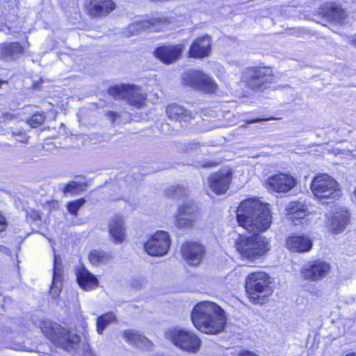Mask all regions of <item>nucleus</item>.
I'll return each mask as SVG.
<instances>
[{"mask_svg":"<svg viewBox=\"0 0 356 356\" xmlns=\"http://www.w3.org/2000/svg\"><path fill=\"white\" fill-rule=\"evenodd\" d=\"M201 218L200 209L193 202L184 203L175 215V225L178 229H191Z\"/></svg>","mask_w":356,"mask_h":356,"instance_id":"nucleus-12","label":"nucleus"},{"mask_svg":"<svg viewBox=\"0 0 356 356\" xmlns=\"http://www.w3.org/2000/svg\"><path fill=\"white\" fill-rule=\"evenodd\" d=\"M40 328L45 337L55 346L67 350L74 348L76 335L69 328L50 320L40 321Z\"/></svg>","mask_w":356,"mask_h":356,"instance_id":"nucleus-8","label":"nucleus"},{"mask_svg":"<svg viewBox=\"0 0 356 356\" xmlns=\"http://www.w3.org/2000/svg\"><path fill=\"white\" fill-rule=\"evenodd\" d=\"M345 356H356V352H350L345 355Z\"/></svg>","mask_w":356,"mask_h":356,"instance_id":"nucleus-43","label":"nucleus"},{"mask_svg":"<svg viewBox=\"0 0 356 356\" xmlns=\"http://www.w3.org/2000/svg\"><path fill=\"white\" fill-rule=\"evenodd\" d=\"M123 337L130 343L138 346L149 341L143 335L132 330H127L123 332Z\"/></svg>","mask_w":356,"mask_h":356,"instance_id":"nucleus-32","label":"nucleus"},{"mask_svg":"<svg viewBox=\"0 0 356 356\" xmlns=\"http://www.w3.org/2000/svg\"><path fill=\"white\" fill-rule=\"evenodd\" d=\"M11 135L16 143L27 144L30 136L24 129H19L17 131H12Z\"/></svg>","mask_w":356,"mask_h":356,"instance_id":"nucleus-37","label":"nucleus"},{"mask_svg":"<svg viewBox=\"0 0 356 356\" xmlns=\"http://www.w3.org/2000/svg\"><path fill=\"white\" fill-rule=\"evenodd\" d=\"M184 49L183 43H163L154 49L152 55L161 63L170 65L181 59Z\"/></svg>","mask_w":356,"mask_h":356,"instance_id":"nucleus-16","label":"nucleus"},{"mask_svg":"<svg viewBox=\"0 0 356 356\" xmlns=\"http://www.w3.org/2000/svg\"><path fill=\"white\" fill-rule=\"evenodd\" d=\"M272 279L266 272L256 270L250 273L244 283L245 295L253 305H263L272 295Z\"/></svg>","mask_w":356,"mask_h":356,"instance_id":"nucleus-4","label":"nucleus"},{"mask_svg":"<svg viewBox=\"0 0 356 356\" xmlns=\"http://www.w3.org/2000/svg\"><path fill=\"white\" fill-rule=\"evenodd\" d=\"M318 15L326 22L336 25L344 24L347 13L342 6L335 1H327L321 4Z\"/></svg>","mask_w":356,"mask_h":356,"instance_id":"nucleus-20","label":"nucleus"},{"mask_svg":"<svg viewBox=\"0 0 356 356\" xmlns=\"http://www.w3.org/2000/svg\"><path fill=\"white\" fill-rule=\"evenodd\" d=\"M275 118H273V117H269V118H252V119L248 120L246 121V123L249 124L259 122H261L263 120H275Z\"/></svg>","mask_w":356,"mask_h":356,"instance_id":"nucleus-40","label":"nucleus"},{"mask_svg":"<svg viewBox=\"0 0 356 356\" xmlns=\"http://www.w3.org/2000/svg\"><path fill=\"white\" fill-rule=\"evenodd\" d=\"M191 320L199 332L208 335L221 333L227 323L226 314L222 307L208 300L195 305L191 312Z\"/></svg>","mask_w":356,"mask_h":356,"instance_id":"nucleus-2","label":"nucleus"},{"mask_svg":"<svg viewBox=\"0 0 356 356\" xmlns=\"http://www.w3.org/2000/svg\"><path fill=\"white\" fill-rule=\"evenodd\" d=\"M350 214L342 209L335 211L330 217L328 227L334 234L343 232L350 222Z\"/></svg>","mask_w":356,"mask_h":356,"instance_id":"nucleus-27","label":"nucleus"},{"mask_svg":"<svg viewBox=\"0 0 356 356\" xmlns=\"http://www.w3.org/2000/svg\"><path fill=\"white\" fill-rule=\"evenodd\" d=\"M118 321L116 316L113 312H108L99 316L96 322V330L99 334H102L105 328L110 324Z\"/></svg>","mask_w":356,"mask_h":356,"instance_id":"nucleus-31","label":"nucleus"},{"mask_svg":"<svg viewBox=\"0 0 356 356\" xmlns=\"http://www.w3.org/2000/svg\"><path fill=\"white\" fill-rule=\"evenodd\" d=\"M181 83L185 86L205 94H215L218 89L213 78L200 70L189 69L184 71L181 75Z\"/></svg>","mask_w":356,"mask_h":356,"instance_id":"nucleus-9","label":"nucleus"},{"mask_svg":"<svg viewBox=\"0 0 356 356\" xmlns=\"http://www.w3.org/2000/svg\"><path fill=\"white\" fill-rule=\"evenodd\" d=\"M88 257L92 266H98L108 264L112 259V254L103 250L94 249L89 252Z\"/></svg>","mask_w":356,"mask_h":356,"instance_id":"nucleus-29","label":"nucleus"},{"mask_svg":"<svg viewBox=\"0 0 356 356\" xmlns=\"http://www.w3.org/2000/svg\"><path fill=\"white\" fill-rule=\"evenodd\" d=\"M205 246L199 241L187 240L180 247V253L186 263L193 267L200 266L206 255Z\"/></svg>","mask_w":356,"mask_h":356,"instance_id":"nucleus-17","label":"nucleus"},{"mask_svg":"<svg viewBox=\"0 0 356 356\" xmlns=\"http://www.w3.org/2000/svg\"><path fill=\"white\" fill-rule=\"evenodd\" d=\"M165 338L175 346L190 353H196L200 349V338L193 332L173 327L165 334Z\"/></svg>","mask_w":356,"mask_h":356,"instance_id":"nucleus-10","label":"nucleus"},{"mask_svg":"<svg viewBox=\"0 0 356 356\" xmlns=\"http://www.w3.org/2000/svg\"><path fill=\"white\" fill-rule=\"evenodd\" d=\"M24 51L23 46L17 42L5 43L1 47V54L3 57L15 58Z\"/></svg>","mask_w":356,"mask_h":356,"instance_id":"nucleus-30","label":"nucleus"},{"mask_svg":"<svg viewBox=\"0 0 356 356\" xmlns=\"http://www.w3.org/2000/svg\"><path fill=\"white\" fill-rule=\"evenodd\" d=\"M185 194V189L180 186H172L164 191L165 197L170 200H180Z\"/></svg>","mask_w":356,"mask_h":356,"instance_id":"nucleus-33","label":"nucleus"},{"mask_svg":"<svg viewBox=\"0 0 356 356\" xmlns=\"http://www.w3.org/2000/svg\"><path fill=\"white\" fill-rule=\"evenodd\" d=\"M108 234L111 240L115 244L122 243L126 239V227L122 216L116 215L109 221Z\"/></svg>","mask_w":356,"mask_h":356,"instance_id":"nucleus-25","label":"nucleus"},{"mask_svg":"<svg viewBox=\"0 0 356 356\" xmlns=\"http://www.w3.org/2000/svg\"><path fill=\"white\" fill-rule=\"evenodd\" d=\"M9 222L4 212L0 210V234L5 232L8 228Z\"/></svg>","mask_w":356,"mask_h":356,"instance_id":"nucleus-38","label":"nucleus"},{"mask_svg":"<svg viewBox=\"0 0 356 356\" xmlns=\"http://www.w3.org/2000/svg\"><path fill=\"white\" fill-rule=\"evenodd\" d=\"M82 191V184L75 181H69L65 185V186L62 189L63 193L65 195L67 194L74 195L79 193Z\"/></svg>","mask_w":356,"mask_h":356,"instance_id":"nucleus-35","label":"nucleus"},{"mask_svg":"<svg viewBox=\"0 0 356 356\" xmlns=\"http://www.w3.org/2000/svg\"><path fill=\"white\" fill-rule=\"evenodd\" d=\"M63 277V269L60 264L57 263L54 259L53 275L49 293L54 298L58 297L62 291V283Z\"/></svg>","mask_w":356,"mask_h":356,"instance_id":"nucleus-28","label":"nucleus"},{"mask_svg":"<svg viewBox=\"0 0 356 356\" xmlns=\"http://www.w3.org/2000/svg\"><path fill=\"white\" fill-rule=\"evenodd\" d=\"M75 275L77 284L85 291H92L99 285L97 277L89 271L83 265L77 268Z\"/></svg>","mask_w":356,"mask_h":356,"instance_id":"nucleus-24","label":"nucleus"},{"mask_svg":"<svg viewBox=\"0 0 356 356\" xmlns=\"http://www.w3.org/2000/svg\"><path fill=\"white\" fill-rule=\"evenodd\" d=\"M234 248L241 260L254 263L266 257L272 247L270 238L259 233H253L250 235L238 234L234 242Z\"/></svg>","mask_w":356,"mask_h":356,"instance_id":"nucleus-3","label":"nucleus"},{"mask_svg":"<svg viewBox=\"0 0 356 356\" xmlns=\"http://www.w3.org/2000/svg\"><path fill=\"white\" fill-rule=\"evenodd\" d=\"M212 38L208 34L195 38L191 43L186 53L188 58L203 59L208 58L212 53Z\"/></svg>","mask_w":356,"mask_h":356,"instance_id":"nucleus-21","label":"nucleus"},{"mask_svg":"<svg viewBox=\"0 0 356 356\" xmlns=\"http://www.w3.org/2000/svg\"><path fill=\"white\" fill-rule=\"evenodd\" d=\"M310 190L316 200L320 202L336 201L342 196L339 182L327 173H317L310 183Z\"/></svg>","mask_w":356,"mask_h":356,"instance_id":"nucleus-6","label":"nucleus"},{"mask_svg":"<svg viewBox=\"0 0 356 356\" xmlns=\"http://www.w3.org/2000/svg\"><path fill=\"white\" fill-rule=\"evenodd\" d=\"M331 269L330 264L316 259L304 264L300 269V274L304 281L316 282L325 278Z\"/></svg>","mask_w":356,"mask_h":356,"instance_id":"nucleus-13","label":"nucleus"},{"mask_svg":"<svg viewBox=\"0 0 356 356\" xmlns=\"http://www.w3.org/2000/svg\"><path fill=\"white\" fill-rule=\"evenodd\" d=\"M170 245L169 234L165 231L157 230L144 243V249L149 255L162 257L168 253Z\"/></svg>","mask_w":356,"mask_h":356,"instance_id":"nucleus-15","label":"nucleus"},{"mask_svg":"<svg viewBox=\"0 0 356 356\" xmlns=\"http://www.w3.org/2000/svg\"><path fill=\"white\" fill-rule=\"evenodd\" d=\"M310 214L308 205L300 200L290 201L284 209L285 218L294 226L307 223Z\"/></svg>","mask_w":356,"mask_h":356,"instance_id":"nucleus-18","label":"nucleus"},{"mask_svg":"<svg viewBox=\"0 0 356 356\" xmlns=\"http://www.w3.org/2000/svg\"><path fill=\"white\" fill-rule=\"evenodd\" d=\"M233 178L234 172L231 168H222L209 176V188L215 195H225L229 190Z\"/></svg>","mask_w":356,"mask_h":356,"instance_id":"nucleus-14","label":"nucleus"},{"mask_svg":"<svg viewBox=\"0 0 356 356\" xmlns=\"http://www.w3.org/2000/svg\"><path fill=\"white\" fill-rule=\"evenodd\" d=\"M172 23V19L166 17H151L137 22L138 28L147 32L164 31Z\"/></svg>","mask_w":356,"mask_h":356,"instance_id":"nucleus-26","label":"nucleus"},{"mask_svg":"<svg viewBox=\"0 0 356 356\" xmlns=\"http://www.w3.org/2000/svg\"><path fill=\"white\" fill-rule=\"evenodd\" d=\"M83 8L90 19H104L117 8L114 0H84Z\"/></svg>","mask_w":356,"mask_h":356,"instance_id":"nucleus-19","label":"nucleus"},{"mask_svg":"<svg viewBox=\"0 0 356 356\" xmlns=\"http://www.w3.org/2000/svg\"><path fill=\"white\" fill-rule=\"evenodd\" d=\"M7 83V81H3V80H1V79H0V88L2 87V85H3V83Z\"/></svg>","mask_w":356,"mask_h":356,"instance_id":"nucleus-44","label":"nucleus"},{"mask_svg":"<svg viewBox=\"0 0 356 356\" xmlns=\"http://www.w3.org/2000/svg\"><path fill=\"white\" fill-rule=\"evenodd\" d=\"M241 82L254 92H264L275 82L273 67L263 64L246 67L241 76Z\"/></svg>","mask_w":356,"mask_h":356,"instance_id":"nucleus-5","label":"nucleus"},{"mask_svg":"<svg viewBox=\"0 0 356 356\" xmlns=\"http://www.w3.org/2000/svg\"><path fill=\"white\" fill-rule=\"evenodd\" d=\"M46 119L44 112H35L33 113L27 120L26 122L32 128H38L42 125Z\"/></svg>","mask_w":356,"mask_h":356,"instance_id":"nucleus-36","label":"nucleus"},{"mask_svg":"<svg viewBox=\"0 0 356 356\" xmlns=\"http://www.w3.org/2000/svg\"><path fill=\"white\" fill-rule=\"evenodd\" d=\"M106 116H107L109 118L112 123H114L117 118L118 117V114L115 111H108L106 113Z\"/></svg>","mask_w":356,"mask_h":356,"instance_id":"nucleus-41","label":"nucleus"},{"mask_svg":"<svg viewBox=\"0 0 356 356\" xmlns=\"http://www.w3.org/2000/svg\"><path fill=\"white\" fill-rule=\"evenodd\" d=\"M284 245L291 252L305 253L313 248V241L306 234H292L285 238Z\"/></svg>","mask_w":356,"mask_h":356,"instance_id":"nucleus-22","label":"nucleus"},{"mask_svg":"<svg viewBox=\"0 0 356 356\" xmlns=\"http://www.w3.org/2000/svg\"><path fill=\"white\" fill-rule=\"evenodd\" d=\"M86 203L84 197H80L79 199L70 201L66 204V208L69 213L76 217L81 207Z\"/></svg>","mask_w":356,"mask_h":356,"instance_id":"nucleus-34","label":"nucleus"},{"mask_svg":"<svg viewBox=\"0 0 356 356\" xmlns=\"http://www.w3.org/2000/svg\"><path fill=\"white\" fill-rule=\"evenodd\" d=\"M298 184L297 177L289 172L279 171L268 177L263 185L270 193L284 195L293 191Z\"/></svg>","mask_w":356,"mask_h":356,"instance_id":"nucleus-11","label":"nucleus"},{"mask_svg":"<svg viewBox=\"0 0 356 356\" xmlns=\"http://www.w3.org/2000/svg\"><path fill=\"white\" fill-rule=\"evenodd\" d=\"M107 93L114 99L124 100L128 105L137 109L146 106L147 95L140 86L120 83L109 86Z\"/></svg>","mask_w":356,"mask_h":356,"instance_id":"nucleus-7","label":"nucleus"},{"mask_svg":"<svg viewBox=\"0 0 356 356\" xmlns=\"http://www.w3.org/2000/svg\"><path fill=\"white\" fill-rule=\"evenodd\" d=\"M27 216L33 222L41 220V212L35 209H31L28 211Z\"/></svg>","mask_w":356,"mask_h":356,"instance_id":"nucleus-39","label":"nucleus"},{"mask_svg":"<svg viewBox=\"0 0 356 356\" xmlns=\"http://www.w3.org/2000/svg\"><path fill=\"white\" fill-rule=\"evenodd\" d=\"M165 113L170 121L178 123H189L195 118L193 111L175 102L167 104Z\"/></svg>","mask_w":356,"mask_h":356,"instance_id":"nucleus-23","label":"nucleus"},{"mask_svg":"<svg viewBox=\"0 0 356 356\" xmlns=\"http://www.w3.org/2000/svg\"><path fill=\"white\" fill-rule=\"evenodd\" d=\"M237 356H259V355H257V354H255L254 353H253L250 350H242L238 353Z\"/></svg>","mask_w":356,"mask_h":356,"instance_id":"nucleus-42","label":"nucleus"},{"mask_svg":"<svg viewBox=\"0 0 356 356\" xmlns=\"http://www.w3.org/2000/svg\"><path fill=\"white\" fill-rule=\"evenodd\" d=\"M236 219L240 227L250 232H264L272 223L270 204L256 197L246 198L237 207Z\"/></svg>","mask_w":356,"mask_h":356,"instance_id":"nucleus-1","label":"nucleus"}]
</instances>
